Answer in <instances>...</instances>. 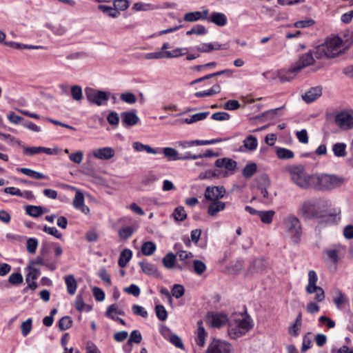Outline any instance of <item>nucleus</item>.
Here are the masks:
<instances>
[{"label":"nucleus","mask_w":353,"mask_h":353,"mask_svg":"<svg viewBox=\"0 0 353 353\" xmlns=\"http://www.w3.org/2000/svg\"><path fill=\"white\" fill-rule=\"evenodd\" d=\"M209 112H199L196 113L190 117H187L185 119H183L179 121V123H187V124H192L200 121H203L209 115Z\"/></svg>","instance_id":"24"},{"label":"nucleus","mask_w":353,"mask_h":353,"mask_svg":"<svg viewBox=\"0 0 353 353\" xmlns=\"http://www.w3.org/2000/svg\"><path fill=\"white\" fill-rule=\"evenodd\" d=\"M132 8L136 11H148L154 9L151 4L145 3L142 2H138L134 3L133 5Z\"/></svg>","instance_id":"59"},{"label":"nucleus","mask_w":353,"mask_h":353,"mask_svg":"<svg viewBox=\"0 0 353 353\" xmlns=\"http://www.w3.org/2000/svg\"><path fill=\"white\" fill-rule=\"evenodd\" d=\"M71 94L73 99L80 101L82 99V90L79 85H73L71 87Z\"/></svg>","instance_id":"63"},{"label":"nucleus","mask_w":353,"mask_h":353,"mask_svg":"<svg viewBox=\"0 0 353 353\" xmlns=\"http://www.w3.org/2000/svg\"><path fill=\"white\" fill-rule=\"evenodd\" d=\"M314 62V59L312 54L310 52H308L301 54L294 66L295 67V70L300 72L304 68L313 64Z\"/></svg>","instance_id":"17"},{"label":"nucleus","mask_w":353,"mask_h":353,"mask_svg":"<svg viewBox=\"0 0 353 353\" xmlns=\"http://www.w3.org/2000/svg\"><path fill=\"white\" fill-rule=\"evenodd\" d=\"M268 263L261 259H256L252 261L248 269V274H253L254 273L263 272L267 268Z\"/></svg>","instance_id":"19"},{"label":"nucleus","mask_w":353,"mask_h":353,"mask_svg":"<svg viewBox=\"0 0 353 353\" xmlns=\"http://www.w3.org/2000/svg\"><path fill=\"white\" fill-rule=\"evenodd\" d=\"M18 170L20 171L23 174L27 175L33 179H41L43 178V174L42 173L36 172L29 168H18Z\"/></svg>","instance_id":"44"},{"label":"nucleus","mask_w":353,"mask_h":353,"mask_svg":"<svg viewBox=\"0 0 353 353\" xmlns=\"http://www.w3.org/2000/svg\"><path fill=\"white\" fill-rule=\"evenodd\" d=\"M98 9L112 18H117L120 15L119 11L117 10L114 6L112 7L106 5H99Z\"/></svg>","instance_id":"34"},{"label":"nucleus","mask_w":353,"mask_h":353,"mask_svg":"<svg viewBox=\"0 0 353 353\" xmlns=\"http://www.w3.org/2000/svg\"><path fill=\"white\" fill-rule=\"evenodd\" d=\"M346 48L339 37H327L323 44L317 46L314 54L318 59L334 58L343 54Z\"/></svg>","instance_id":"2"},{"label":"nucleus","mask_w":353,"mask_h":353,"mask_svg":"<svg viewBox=\"0 0 353 353\" xmlns=\"http://www.w3.org/2000/svg\"><path fill=\"white\" fill-rule=\"evenodd\" d=\"M318 276L314 270L308 272V284L305 287L307 294H315L314 299L317 302H322L325 299V292L323 289L317 285Z\"/></svg>","instance_id":"7"},{"label":"nucleus","mask_w":353,"mask_h":353,"mask_svg":"<svg viewBox=\"0 0 353 353\" xmlns=\"http://www.w3.org/2000/svg\"><path fill=\"white\" fill-rule=\"evenodd\" d=\"M43 265L42 258H38L37 260L32 261L28 266L29 272L26 276V281L29 283L30 287L36 288L34 280H36L41 274L40 266Z\"/></svg>","instance_id":"10"},{"label":"nucleus","mask_w":353,"mask_h":353,"mask_svg":"<svg viewBox=\"0 0 353 353\" xmlns=\"http://www.w3.org/2000/svg\"><path fill=\"white\" fill-rule=\"evenodd\" d=\"M218 156H219L218 152H215L212 150L208 149L204 153H201V154H190V159H199L205 158V157H218Z\"/></svg>","instance_id":"50"},{"label":"nucleus","mask_w":353,"mask_h":353,"mask_svg":"<svg viewBox=\"0 0 353 353\" xmlns=\"http://www.w3.org/2000/svg\"><path fill=\"white\" fill-rule=\"evenodd\" d=\"M310 332L307 333L303 339V343L301 347V352H305L312 347V339Z\"/></svg>","instance_id":"53"},{"label":"nucleus","mask_w":353,"mask_h":353,"mask_svg":"<svg viewBox=\"0 0 353 353\" xmlns=\"http://www.w3.org/2000/svg\"><path fill=\"white\" fill-rule=\"evenodd\" d=\"M346 145L343 143H336L332 146V151L337 157H345L347 155Z\"/></svg>","instance_id":"36"},{"label":"nucleus","mask_w":353,"mask_h":353,"mask_svg":"<svg viewBox=\"0 0 353 353\" xmlns=\"http://www.w3.org/2000/svg\"><path fill=\"white\" fill-rule=\"evenodd\" d=\"M243 143V147L245 148L246 150L251 152L255 150L258 145L257 139L252 135L248 136Z\"/></svg>","instance_id":"31"},{"label":"nucleus","mask_w":353,"mask_h":353,"mask_svg":"<svg viewBox=\"0 0 353 353\" xmlns=\"http://www.w3.org/2000/svg\"><path fill=\"white\" fill-rule=\"evenodd\" d=\"M198 325V329H197V337L196 339V342L198 345L200 347H203L205 342V336L207 335V333L205 330V328L203 325V321H199L197 323Z\"/></svg>","instance_id":"28"},{"label":"nucleus","mask_w":353,"mask_h":353,"mask_svg":"<svg viewBox=\"0 0 353 353\" xmlns=\"http://www.w3.org/2000/svg\"><path fill=\"white\" fill-rule=\"evenodd\" d=\"M209 21L216 26H224L226 25L228 19L226 16L221 12H213Z\"/></svg>","instance_id":"29"},{"label":"nucleus","mask_w":353,"mask_h":353,"mask_svg":"<svg viewBox=\"0 0 353 353\" xmlns=\"http://www.w3.org/2000/svg\"><path fill=\"white\" fill-rule=\"evenodd\" d=\"M132 256V252L130 250H129V249L123 250L121 252L120 256H119V261H118L119 265L121 268L125 267L126 265L128 264V263L131 259Z\"/></svg>","instance_id":"32"},{"label":"nucleus","mask_w":353,"mask_h":353,"mask_svg":"<svg viewBox=\"0 0 353 353\" xmlns=\"http://www.w3.org/2000/svg\"><path fill=\"white\" fill-rule=\"evenodd\" d=\"M48 249L49 253L51 249L53 250L54 256L56 257L60 256L63 253L61 246L57 243H48Z\"/></svg>","instance_id":"57"},{"label":"nucleus","mask_w":353,"mask_h":353,"mask_svg":"<svg viewBox=\"0 0 353 353\" xmlns=\"http://www.w3.org/2000/svg\"><path fill=\"white\" fill-rule=\"evenodd\" d=\"M283 226L284 231L292 240L298 243L302 235V227L299 218L294 214L286 216L283 219Z\"/></svg>","instance_id":"5"},{"label":"nucleus","mask_w":353,"mask_h":353,"mask_svg":"<svg viewBox=\"0 0 353 353\" xmlns=\"http://www.w3.org/2000/svg\"><path fill=\"white\" fill-rule=\"evenodd\" d=\"M64 279L67 286V291L68 294L71 295L74 294L77 288V283L74 276L72 274L66 275L64 277Z\"/></svg>","instance_id":"30"},{"label":"nucleus","mask_w":353,"mask_h":353,"mask_svg":"<svg viewBox=\"0 0 353 353\" xmlns=\"http://www.w3.org/2000/svg\"><path fill=\"white\" fill-rule=\"evenodd\" d=\"M344 183L342 177L330 174H312V188L319 191H330L340 187Z\"/></svg>","instance_id":"3"},{"label":"nucleus","mask_w":353,"mask_h":353,"mask_svg":"<svg viewBox=\"0 0 353 353\" xmlns=\"http://www.w3.org/2000/svg\"><path fill=\"white\" fill-rule=\"evenodd\" d=\"M276 155L280 159H291L294 154L292 151L284 148H279L276 150Z\"/></svg>","instance_id":"42"},{"label":"nucleus","mask_w":353,"mask_h":353,"mask_svg":"<svg viewBox=\"0 0 353 353\" xmlns=\"http://www.w3.org/2000/svg\"><path fill=\"white\" fill-rule=\"evenodd\" d=\"M121 123L123 126H133L139 121L136 110L126 111L121 113Z\"/></svg>","instance_id":"15"},{"label":"nucleus","mask_w":353,"mask_h":353,"mask_svg":"<svg viewBox=\"0 0 353 353\" xmlns=\"http://www.w3.org/2000/svg\"><path fill=\"white\" fill-rule=\"evenodd\" d=\"M332 206V202L325 198H312L301 203L297 210L299 216L305 219L324 216Z\"/></svg>","instance_id":"1"},{"label":"nucleus","mask_w":353,"mask_h":353,"mask_svg":"<svg viewBox=\"0 0 353 353\" xmlns=\"http://www.w3.org/2000/svg\"><path fill=\"white\" fill-rule=\"evenodd\" d=\"M155 312L157 318L162 321L167 319L168 313L165 307L162 305H157L155 307Z\"/></svg>","instance_id":"52"},{"label":"nucleus","mask_w":353,"mask_h":353,"mask_svg":"<svg viewBox=\"0 0 353 353\" xmlns=\"http://www.w3.org/2000/svg\"><path fill=\"white\" fill-rule=\"evenodd\" d=\"M141 340L142 336L141 332L139 330H135L130 333L128 344L129 345H132L133 343L139 344L141 342Z\"/></svg>","instance_id":"48"},{"label":"nucleus","mask_w":353,"mask_h":353,"mask_svg":"<svg viewBox=\"0 0 353 353\" xmlns=\"http://www.w3.org/2000/svg\"><path fill=\"white\" fill-rule=\"evenodd\" d=\"M121 99L129 104L135 103L137 101V98L135 95L130 92L122 93L120 96Z\"/></svg>","instance_id":"56"},{"label":"nucleus","mask_w":353,"mask_h":353,"mask_svg":"<svg viewBox=\"0 0 353 353\" xmlns=\"http://www.w3.org/2000/svg\"><path fill=\"white\" fill-rule=\"evenodd\" d=\"M114 314H119L123 316L125 312L123 310L119 307L117 304H112L109 305L105 312V316L110 319L114 317Z\"/></svg>","instance_id":"37"},{"label":"nucleus","mask_w":353,"mask_h":353,"mask_svg":"<svg viewBox=\"0 0 353 353\" xmlns=\"http://www.w3.org/2000/svg\"><path fill=\"white\" fill-rule=\"evenodd\" d=\"M26 212L28 215L37 217L43 213V209L40 206L28 205L26 208Z\"/></svg>","instance_id":"51"},{"label":"nucleus","mask_w":353,"mask_h":353,"mask_svg":"<svg viewBox=\"0 0 353 353\" xmlns=\"http://www.w3.org/2000/svg\"><path fill=\"white\" fill-rule=\"evenodd\" d=\"M199 178L200 179H220V176L218 173V170L216 169L214 170H208L205 171L204 173L200 174Z\"/></svg>","instance_id":"49"},{"label":"nucleus","mask_w":353,"mask_h":353,"mask_svg":"<svg viewBox=\"0 0 353 353\" xmlns=\"http://www.w3.org/2000/svg\"><path fill=\"white\" fill-rule=\"evenodd\" d=\"M4 45H6L7 46H10V47L15 48V49H18V50L42 48V47L40 46H31V45L17 43V42H14V41L5 42Z\"/></svg>","instance_id":"40"},{"label":"nucleus","mask_w":353,"mask_h":353,"mask_svg":"<svg viewBox=\"0 0 353 353\" xmlns=\"http://www.w3.org/2000/svg\"><path fill=\"white\" fill-rule=\"evenodd\" d=\"M174 219L177 221H182L187 217V214L183 207L179 206L175 208L172 213Z\"/></svg>","instance_id":"45"},{"label":"nucleus","mask_w":353,"mask_h":353,"mask_svg":"<svg viewBox=\"0 0 353 353\" xmlns=\"http://www.w3.org/2000/svg\"><path fill=\"white\" fill-rule=\"evenodd\" d=\"M209 12L208 10H203L202 12L195 11L185 14L183 20L186 22H195L199 20L208 19Z\"/></svg>","instance_id":"20"},{"label":"nucleus","mask_w":353,"mask_h":353,"mask_svg":"<svg viewBox=\"0 0 353 353\" xmlns=\"http://www.w3.org/2000/svg\"><path fill=\"white\" fill-rule=\"evenodd\" d=\"M38 242L36 239L30 238L27 240V250L30 254L35 253L37 248Z\"/></svg>","instance_id":"60"},{"label":"nucleus","mask_w":353,"mask_h":353,"mask_svg":"<svg viewBox=\"0 0 353 353\" xmlns=\"http://www.w3.org/2000/svg\"><path fill=\"white\" fill-rule=\"evenodd\" d=\"M85 96L90 103L98 106L106 104L109 99V94L107 92L91 88L85 89Z\"/></svg>","instance_id":"9"},{"label":"nucleus","mask_w":353,"mask_h":353,"mask_svg":"<svg viewBox=\"0 0 353 353\" xmlns=\"http://www.w3.org/2000/svg\"><path fill=\"white\" fill-rule=\"evenodd\" d=\"M221 92V87L219 84L214 85L210 89L205 91L197 92L194 94L196 97H210Z\"/></svg>","instance_id":"35"},{"label":"nucleus","mask_w":353,"mask_h":353,"mask_svg":"<svg viewBox=\"0 0 353 353\" xmlns=\"http://www.w3.org/2000/svg\"><path fill=\"white\" fill-rule=\"evenodd\" d=\"M206 321L212 327L219 328L224 325L228 319L227 316L223 314L209 313L206 316Z\"/></svg>","instance_id":"14"},{"label":"nucleus","mask_w":353,"mask_h":353,"mask_svg":"<svg viewBox=\"0 0 353 353\" xmlns=\"http://www.w3.org/2000/svg\"><path fill=\"white\" fill-rule=\"evenodd\" d=\"M220 178L228 177V176L234 174L237 163L232 159L224 157L216 160L214 163Z\"/></svg>","instance_id":"8"},{"label":"nucleus","mask_w":353,"mask_h":353,"mask_svg":"<svg viewBox=\"0 0 353 353\" xmlns=\"http://www.w3.org/2000/svg\"><path fill=\"white\" fill-rule=\"evenodd\" d=\"M114 154V150L110 147L99 148L92 150L94 157L100 160H109Z\"/></svg>","instance_id":"16"},{"label":"nucleus","mask_w":353,"mask_h":353,"mask_svg":"<svg viewBox=\"0 0 353 353\" xmlns=\"http://www.w3.org/2000/svg\"><path fill=\"white\" fill-rule=\"evenodd\" d=\"M257 170L256 164L254 163H251L245 166L243 170L242 174L244 177L249 179L251 178Z\"/></svg>","instance_id":"41"},{"label":"nucleus","mask_w":353,"mask_h":353,"mask_svg":"<svg viewBox=\"0 0 353 353\" xmlns=\"http://www.w3.org/2000/svg\"><path fill=\"white\" fill-rule=\"evenodd\" d=\"M178 54L170 53V51H159L147 53L145 55L146 59H160L177 57Z\"/></svg>","instance_id":"25"},{"label":"nucleus","mask_w":353,"mask_h":353,"mask_svg":"<svg viewBox=\"0 0 353 353\" xmlns=\"http://www.w3.org/2000/svg\"><path fill=\"white\" fill-rule=\"evenodd\" d=\"M207 33L206 28L202 25H196L186 32L187 35L195 34L196 35H204Z\"/></svg>","instance_id":"55"},{"label":"nucleus","mask_w":353,"mask_h":353,"mask_svg":"<svg viewBox=\"0 0 353 353\" xmlns=\"http://www.w3.org/2000/svg\"><path fill=\"white\" fill-rule=\"evenodd\" d=\"M32 328V319H28L26 321L23 322L21 325V334L23 336H26Z\"/></svg>","instance_id":"58"},{"label":"nucleus","mask_w":353,"mask_h":353,"mask_svg":"<svg viewBox=\"0 0 353 353\" xmlns=\"http://www.w3.org/2000/svg\"><path fill=\"white\" fill-rule=\"evenodd\" d=\"M334 122L341 130H346L353 128V117L346 111L336 114Z\"/></svg>","instance_id":"11"},{"label":"nucleus","mask_w":353,"mask_h":353,"mask_svg":"<svg viewBox=\"0 0 353 353\" xmlns=\"http://www.w3.org/2000/svg\"><path fill=\"white\" fill-rule=\"evenodd\" d=\"M322 94V88L320 86L312 88L303 95V99L307 103H312Z\"/></svg>","instance_id":"22"},{"label":"nucleus","mask_w":353,"mask_h":353,"mask_svg":"<svg viewBox=\"0 0 353 353\" xmlns=\"http://www.w3.org/2000/svg\"><path fill=\"white\" fill-rule=\"evenodd\" d=\"M72 204L74 208L80 210L85 214H88L90 212V209L84 203V196L81 192L77 191L74 198L72 201Z\"/></svg>","instance_id":"21"},{"label":"nucleus","mask_w":353,"mask_h":353,"mask_svg":"<svg viewBox=\"0 0 353 353\" xmlns=\"http://www.w3.org/2000/svg\"><path fill=\"white\" fill-rule=\"evenodd\" d=\"M226 190L223 186H208L206 188L204 196L210 201H219L225 194Z\"/></svg>","instance_id":"13"},{"label":"nucleus","mask_w":353,"mask_h":353,"mask_svg":"<svg viewBox=\"0 0 353 353\" xmlns=\"http://www.w3.org/2000/svg\"><path fill=\"white\" fill-rule=\"evenodd\" d=\"M134 229L132 226H124L119 230V236L122 239L130 238L133 234Z\"/></svg>","instance_id":"46"},{"label":"nucleus","mask_w":353,"mask_h":353,"mask_svg":"<svg viewBox=\"0 0 353 353\" xmlns=\"http://www.w3.org/2000/svg\"><path fill=\"white\" fill-rule=\"evenodd\" d=\"M72 323L71 318L68 316L62 317L59 321V327L61 330L69 329Z\"/></svg>","instance_id":"54"},{"label":"nucleus","mask_w":353,"mask_h":353,"mask_svg":"<svg viewBox=\"0 0 353 353\" xmlns=\"http://www.w3.org/2000/svg\"><path fill=\"white\" fill-rule=\"evenodd\" d=\"M251 319L248 316H241V319H236L234 322H230L228 327V334L236 339L247 333L252 327Z\"/></svg>","instance_id":"6"},{"label":"nucleus","mask_w":353,"mask_h":353,"mask_svg":"<svg viewBox=\"0 0 353 353\" xmlns=\"http://www.w3.org/2000/svg\"><path fill=\"white\" fill-rule=\"evenodd\" d=\"M169 341L175 347L180 348V349H183V347H184L183 343L182 342L181 339L179 336L176 335L174 334H171L170 336H169Z\"/></svg>","instance_id":"64"},{"label":"nucleus","mask_w":353,"mask_h":353,"mask_svg":"<svg viewBox=\"0 0 353 353\" xmlns=\"http://www.w3.org/2000/svg\"><path fill=\"white\" fill-rule=\"evenodd\" d=\"M225 206V203L221 201H212L208 206V214L211 216H215L218 212L224 210Z\"/></svg>","instance_id":"26"},{"label":"nucleus","mask_w":353,"mask_h":353,"mask_svg":"<svg viewBox=\"0 0 353 353\" xmlns=\"http://www.w3.org/2000/svg\"><path fill=\"white\" fill-rule=\"evenodd\" d=\"M206 270V265L203 262L199 260L194 261V270L199 274H202Z\"/></svg>","instance_id":"61"},{"label":"nucleus","mask_w":353,"mask_h":353,"mask_svg":"<svg viewBox=\"0 0 353 353\" xmlns=\"http://www.w3.org/2000/svg\"><path fill=\"white\" fill-rule=\"evenodd\" d=\"M299 72L297 70H295V67L292 66L287 71H280L278 77L280 81L284 83L292 81Z\"/></svg>","instance_id":"23"},{"label":"nucleus","mask_w":353,"mask_h":353,"mask_svg":"<svg viewBox=\"0 0 353 353\" xmlns=\"http://www.w3.org/2000/svg\"><path fill=\"white\" fill-rule=\"evenodd\" d=\"M324 254L327 256V259L332 262L336 263L338 261V252L334 249H328L324 251Z\"/></svg>","instance_id":"62"},{"label":"nucleus","mask_w":353,"mask_h":353,"mask_svg":"<svg viewBox=\"0 0 353 353\" xmlns=\"http://www.w3.org/2000/svg\"><path fill=\"white\" fill-rule=\"evenodd\" d=\"M156 250V245L152 241L145 242L141 247V251L145 256L152 255Z\"/></svg>","instance_id":"43"},{"label":"nucleus","mask_w":353,"mask_h":353,"mask_svg":"<svg viewBox=\"0 0 353 353\" xmlns=\"http://www.w3.org/2000/svg\"><path fill=\"white\" fill-rule=\"evenodd\" d=\"M284 170L290 174L291 180L297 186L303 189L312 188V175L307 174L302 165H289Z\"/></svg>","instance_id":"4"},{"label":"nucleus","mask_w":353,"mask_h":353,"mask_svg":"<svg viewBox=\"0 0 353 353\" xmlns=\"http://www.w3.org/2000/svg\"><path fill=\"white\" fill-rule=\"evenodd\" d=\"M274 215L275 212L274 210L261 211L259 217L263 223L270 224Z\"/></svg>","instance_id":"39"},{"label":"nucleus","mask_w":353,"mask_h":353,"mask_svg":"<svg viewBox=\"0 0 353 353\" xmlns=\"http://www.w3.org/2000/svg\"><path fill=\"white\" fill-rule=\"evenodd\" d=\"M221 45L219 43H203L196 47L197 51L200 52H209L214 50H220Z\"/></svg>","instance_id":"38"},{"label":"nucleus","mask_w":353,"mask_h":353,"mask_svg":"<svg viewBox=\"0 0 353 353\" xmlns=\"http://www.w3.org/2000/svg\"><path fill=\"white\" fill-rule=\"evenodd\" d=\"M176 261V256L172 253L167 254L163 259V264L166 268L174 267Z\"/></svg>","instance_id":"47"},{"label":"nucleus","mask_w":353,"mask_h":353,"mask_svg":"<svg viewBox=\"0 0 353 353\" xmlns=\"http://www.w3.org/2000/svg\"><path fill=\"white\" fill-rule=\"evenodd\" d=\"M139 265L142 271L148 275H157V268L155 265L150 263L147 261H143L139 263Z\"/></svg>","instance_id":"33"},{"label":"nucleus","mask_w":353,"mask_h":353,"mask_svg":"<svg viewBox=\"0 0 353 353\" xmlns=\"http://www.w3.org/2000/svg\"><path fill=\"white\" fill-rule=\"evenodd\" d=\"M333 301L336 307L339 310H341L343 305L348 303L349 300L341 290L336 289L335 290V296L333 297Z\"/></svg>","instance_id":"27"},{"label":"nucleus","mask_w":353,"mask_h":353,"mask_svg":"<svg viewBox=\"0 0 353 353\" xmlns=\"http://www.w3.org/2000/svg\"><path fill=\"white\" fill-rule=\"evenodd\" d=\"M164 156L169 161H176V160H187L190 159V153L188 152L185 155L180 156L176 150L172 148H164L163 150Z\"/></svg>","instance_id":"18"},{"label":"nucleus","mask_w":353,"mask_h":353,"mask_svg":"<svg viewBox=\"0 0 353 353\" xmlns=\"http://www.w3.org/2000/svg\"><path fill=\"white\" fill-rule=\"evenodd\" d=\"M207 353H234L231 345L221 340H214L210 343Z\"/></svg>","instance_id":"12"}]
</instances>
